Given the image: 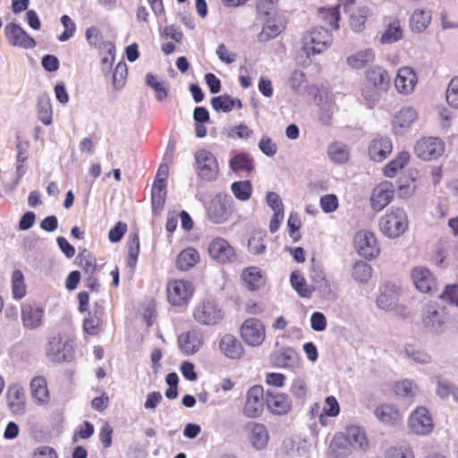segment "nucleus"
Here are the masks:
<instances>
[{
    "instance_id": "34",
    "label": "nucleus",
    "mask_w": 458,
    "mask_h": 458,
    "mask_svg": "<svg viewBox=\"0 0 458 458\" xmlns=\"http://www.w3.org/2000/svg\"><path fill=\"white\" fill-rule=\"evenodd\" d=\"M86 39L88 43L99 50V52H112L114 50V43L103 40V35L100 30L95 26L87 29Z\"/></svg>"
},
{
    "instance_id": "19",
    "label": "nucleus",
    "mask_w": 458,
    "mask_h": 458,
    "mask_svg": "<svg viewBox=\"0 0 458 458\" xmlns=\"http://www.w3.org/2000/svg\"><path fill=\"white\" fill-rule=\"evenodd\" d=\"M393 150V143L389 137L376 135L369 142L368 154L371 160L382 162Z\"/></svg>"
},
{
    "instance_id": "30",
    "label": "nucleus",
    "mask_w": 458,
    "mask_h": 458,
    "mask_svg": "<svg viewBox=\"0 0 458 458\" xmlns=\"http://www.w3.org/2000/svg\"><path fill=\"white\" fill-rule=\"evenodd\" d=\"M229 165L235 174L249 175L255 170L254 159L245 152L235 153L230 159Z\"/></svg>"
},
{
    "instance_id": "53",
    "label": "nucleus",
    "mask_w": 458,
    "mask_h": 458,
    "mask_svg": "<svg viewBox=\"0 0 458 458\" xmlns=\"http://www.w3.org/2000/svg\"><path fill=\"white\" fill-rule=\"evenodd\" d=\"M128 75V67L126 63L119 62L113 73V87L118 90L123 88Z\"/></svg>"
},
{
    "instance_id": "21",
    "label": "nucleus",
    "mask_w": 458,
    "mask_h": 458,
    "mask_svg": "<svg viewBox=\"0 0 458 458\" xmlns=\"http://www.w3.org/2000/svg\"><path fill=\"white\" fill-rule=\"evenodd\" d=\"M394 187L392 182L385 181L377 184L370 197L371 207L375 211H381L393 199Z\"/></svg>"
},
{
    "instance_id": "20",
    "label": "nucleus",
    "mask_w": 458,
    "mask_h": 458,
    "mask_svg": "<svg viewBox=\"0 0 458 458\" xmlns=\"http://www.w3.org/2000/svg\"><path fill=\"white\" fill-rule=\"evenodd\" d=\"M415 287L421 293H433L437 290V283L433 274L426 267H416L411 271Z\"/></svg>"
},
{
    "instance_id": "17",
    "label": "nucleus",
    "mask_w": 458,
    "mask_h": 458,
    "mask_svg": "<svg viewBox=\"0 0 458 458\" xmlns=\"http://www.w3.org/2000/svg\"><path fill=\"white\" fill-rule=\"evenodd\" d=\"M4 35L10 45L21 48H33L36 41L20 25L10 22L4 28Z\"/></svg>"
},
{
    "instance_id": "46",
    "label": "nucleus",
    "mask_w": 458,
    "mask_h": 458,
    "mask_svg": "<svg viewBox=\"0 0 458 458\" xmlns=\"http://www.w3.org/2000/svg\"><path fill=\"white\" fill-rule=\"evenodd\" d=\"M37 114L43 124L49 125L52 123V104L48 97L43 96L38 99Z\"/></svg>"
},
{
    "instance_id": "3",
    "label": "nucleus",
    "mask_w": 458,
    "mask_h": 458,
    "mask_svg": "<svg viewBox=\"0 0 458 458\" xmlns=\"http://www.w3.org/2000/svg\"><path fill=\"white\" fill-rule=\"evenodd\" d=\"M331 32L322 27L314 28L302 36V50L307 56L320 54L332 43Z\"/></svg>"
},
{
    "instance_id": "51",
    "label": "nucleus",
    "mask_w": 458,
    "mask_h": 458,
    "mask_svg": "<svg viewBox=\"0 0 458 458\" xmlns=\"http://www.w3.org/2000/svg\"><path fill=\"white\" fill-rule=\"evenodd\" d=\"M352 276L358 282H368L372 276V267L365 261H357L353 266Z\"/></svg>"
},
{
    "instance_id": "7",
    "label": "nucleus",
    "mask_w": 458,
    "mask_h": 458,
    "mask_svg": "<svg viewBox=\"0 0 458 458\" xmlns=\"http://www.w3.org/2000/svg\"><path fill=\"white\" fill-rule=\"evenodd\" d=\"M74 354L73 341L61 335L52 336L46 347V355L53 362L70 361Z\"/></svg>"
},
{
    "instance_id": "62",
    "label": "nucleus",
    "mask_w": 458,
    "mask_h": 458,
    "mask_svg": "<svg viewBox=\"0 0 458 458\" xmlns=\"http://www.w3.org/2000/svg\"><path fill=\"white\" fill-rule=\"evenodd\" d=\"M295 354L290 350L283 351L275 356V365L279 368H287L293 366Z\"/></svg>"
},
{
    "instance_id": "40",
    "label": "nucleus",
    "mask_w": 458,
    "mask_h": 458,
    "mask_svg": "<svg viewBox=\"0 0 458 458\" xmlns=\"http://www.w3.org/2000/svg\"><path fill=\"white\" fill-rule=\"evenodd\" d=\"M340 404L336 398L333 395L327 396L325 399L323 408L319 413V423L321 426L328 424V417H337L340 413Z\"/></svg>"
},
{
    "instance_id": "47",
    "label": "nucleus",
    "mask_w": 458,
    "mask_h": 458,
    "mask_svg": "<svg viewBox=\"0 0 458 458\" xmlns=\"http://www.w3.org/2000/svg\"><path fill=\"white\" fill-rule=\"evenodd\" d=\"M12 293L16 300L22 299L27 293V286L23 273L20 269H15L12 275Z\"/></svg>"
},
{
    "instance_id": "36",
    "label": "nucleus",
    "mask_w": 458,
    "mask_h": 458,
    "mask_svg": "<svg viewBox=\"0 0 458 458\" xmlns=\"http://www.w3.org/2000/svg\"><path fill=\"white\" fill-rule=\"evenodd\" d=\"M199 261V254L195 248L182 250L176 258V267L181 271H188Z\"/></svg>"
},
{
    "instance_id": "26",
    "label": "nucleus",
    "mask_w": 458,
    "mask_h": 458,
    "mask_svg": "<svg viewBox=\"0 0 458 458\" xmlns=\"http://www.w3.org/2000/svg\"><path fill=\"white\" fill-rule=\"evenodd\" d=\"M262 29L258 34V40L259 42H267L278 37L286 28V21L284 19L276 16L264 19Z\"/></svg>"
},
{
    "instance_id": "28",
    "label": "nucleus",
    "mask_w": 458,
    "mask_h": 458,
    "mask_svg": "<svg viewBox=\"0 0 458 458\" xmlns=\"http://www.w3.org/2000/svg\"><path fill=\"white\" fill-rule=\"evenodd\" d=\"M7 405L14 415H21L26 410V395L23 388L18 385L9 386L6 394Z\"/></svg>"
},
{
    "instance_id": "1",
    "label": "nucleus",
    "mask_w": 458,
    "mask_h": 458,
    "mask_svg": "<svg viewBox=\"0 0 458 458\" xmlns=\"http://www.w3.org/2000/svg\"><path fill=\"white\" fill-rule=\"evenodd\" d=\"M391 86L388 72L380 65H373L364 72L360 91L365 104L372 108Z\"/></svg>"
},
{
    "instance_id": "58",
    "label": "nucleus",
    "mask_w": 458,
    "mask_h": 458,
    "mask_svg": "<svg viewBox=\"0 0 458 458\" xmlns=\"http://www.w3.org/2000/svg\"><path fill=\"white\" fill-rule=\"evenodd\" d=\"M445 98L448 105L458 108V76L454 77L446 89Z\"/></svg>"
},
{
    "instance_id": "8",
    "label": "nucleus",
    "mask_w": 458,
    "mask_h": 458,
    "mask_svg": "<svg viewBox=\"0 0 458 458\" xmlns=\"http://www.w3.org/2000/svg\"><path fill=\"white\" fill-rule=\"evenodd\" d=\"M192 316L199 324L212 326L224 318V311L215 301L205 299L194 307Z\"/></svg>"
},
{
    "instance_id": "50",
    "label": "nucleus",
    "mask_w": 458,
    "mask_h": 458,
    "mask_svg": "<svg viewBox=\"0 0 458 458\" xmlns=\"http://www.w3.org/2000/svg\"><path fill=\"white\" fill-rule=\"evenodd\" d=\"M330 158L336 163L344 164L349 159V151L347 146L342 143H333L328 148Z\"/></svg>"
},
{
    "instance_id": "29",
    "label": "nucleus",
    "mask_w": 458,
    "mask_h": 458,
    "mask_svg": "<svg viewBox=\"0 0 458 458\" xmlns=\"http://www.w3.org/2000/svg\"><path fill=\"white\" fill-rule=\"evenodd\" d=\"M249 430V439L252 446L258 450L264 449L268 443L269 434L267 427L259 422L250 421L246 425Z\"/></svg>"
},
{
    "instance_id": "48",
    "label": "nucleus",
    "mask_w": 458,
    "mask_h": 458,
    "mask_svg": "<svg viewBox=\"0 0 458 458\" xmlns=\"http://www.w3.org/2000/svg\"><path fill=\"white\" fill-rule=\"evenodd\" d=\"M340 5L329 7V8H320L318 9V16L321 21H323L327 25L334 28H339V20H340Z\"/></svg>"
},
{
    "instance_id": "6",
    "label": "nucleus",
    "mask_w": 458,
    "mask_h": 458,
    "mask_svg": "<svg viewBox=\"0 0 458 458\" xmlns=\"http://www.w3.org/2000/svg\"><path fill=\"white\" fill-rule=\"evenodd\" d=\"M194 286L191 281L173 279L167 283L166 296L168 302L174 307L188 305L194 294Z\"/></svg>"
},
{
    "instance_id": "38",
    "label": "nucleus",
    "mask_w": 458,
    "mask_h": 458,
    "mask_svg": "<svg viewBox=\"0 0 458 458\" xmlns=\"http://www.w3.org/2000/svg\"><path fill=\"white\" fill-rule=\"evenodd\" d=\"M211 106L216 111H222L225 113L230 112L233 108H242V101L239 98H233L227 94L213 98L211 99Z\"/></svg>"
},
{
    "instance_id": "15",
    "label": "nucleus",
    "mask_w": 458,
    "mask_h": 458,
    "mask_svg": "<svg viewBox=\"0 0 458 458\" xmlns=\"http://www.w3.org/2000/svg\"><path fill=\"white\" fill-rule=\"evenodd\" d=\"M344 12L349 14V26L354 32H361L369 15L367 6H359L354 0H346L343 4Z\"/></svg>"
},
{
    "instance_id": "52",
    "label": "nucleus",
    "mask_w": 458,
    "mask_h": 458,
    "mask_svg": "<svg viewBox=\"0 0 458 458\" xmlns=\"http://www.w3.org/2000/svg\"><path fill=\"white\" fill-rule=\"evenodd\" d=\"M291 284L300 296L303 298H310L311 296L312 290L309 288L305 278L297 271L292 273Z\"/></svg>"
},
{
    "instance_id": "10",
    "label": "nucleus",
    "mask_w": 458,
    "mask_h": 458,
    "mask_svg": "<svg viewBox=\"0 0 458 458\" xmlns=\"http://www.w3.org/2000/svg\"><path fill=\"white\" fill-rule=\"evenodd\" d=\"M401 288L394 284H386L377 299V306L385 310H394L397 314L406 317L408 311L405 307L399 305Z\"/></svg>"
},
{
    "instance_id": "61",
    "label": "nucleus",
    "mask_w": 458,
    "mask_h": 458,
    "mask_svg": "<svg viewBox=\"0 0 458 458\" xmlns=\"http://www.w3.org/2000/svg\"><path fill=\"white\" fill-rule=\"evenodd\" d=\"M439 298L451 305L458 306V285L455 284L446 285Z\"/></svg>"
},
{
    "instance_id": "9",
    "label": "nucleus",
    "mask_w": 458,
    "mask_h": 458,
    "mask_svg": "<svg viewBox=\"0 0 458 458\" xmlns=\"http://www.w3.org/2000/svg\"><path fill=\"white\" fill-rule=\"evenodd\" d=\"M354 248L360 256L366 259H374L380 253V247L376 235L368 230L356 233L353 239Z\"/></svg>"
},
{
    "instance_id": "39",
    "label": "nucleus",
    "mask_w": 458,
    "mask_h": 458,
    "mask_svg": "<svg viewBox=\"0 0 458 458\" xmlns=\"http://www.w3.org/2000/svg\"><path fill=\"white\" fill-rule=\"evenodd\" d=\"M375 60V53L372 49L360 50L346 58L347 64L352 69H361L366 64Z\"/></svg>"
},
{
    "instance_id": "31",
    "label": "nucleus",
    "mask_w": 458,
    "mask_h": 458,
    "mask_svg": "<svg viewBox=\"0 0 458 458\" xmlns=\"http://www.w3.org/2000/svg\"><path fill=\"white\" fill-rule=\"evenodd\" d=\"M44 310L37 305L27 304L22 306L21 319L26 328L35 329L42 323Z\"/></svg>"
},
{
    "instance_id": "43",
    "label": "nucleus",
    "mask_w": 458,
    "mask_h": 458,
    "mask_svg": "<svg viewBox=\"0 0 458 458\" xmlns=\"http://www.w3.org/2000/svg\"><path fill=\"white\" fill-rule=\"evenodd\" d=\"M410 161V154L407 151L400 152L393 160L384 167V174L386 177L393 178L397 172L403 169Z\"/></svg>"
},
{
    "instance_id": "57",
    "label": "nucleus",
    "mask_w": 458,
    "mask_h": 458,
    "mask_svg": "<svg viewBox=\"0 0 458 458\" xmlns=\"http://www.w3.org/2000/svg\"><path fill=\"white\" fill-rule=\"evenodd\" d=\"M405 353L408 357L419 363H428L430 361V356L413 344H407L405 346Z\"/></svg>"
},
{
    "instance_id": "14",
    "label": "nucleus",
    "mask_w": 458,
    "mask_h": 458,
    "mask_svg": "<svg viewBox=\"0 0 458 458\" xmlns=\"http://www.w3.org/2000/svg\"><path fill=\"white\" fill-rule=\"evenodd\" d=\"M208 253L213 259L221 264L233 263L237 259L234 248L222 237H216L211 241Z\"/></svg>"
},
{
    "instance_id": "24",
    "label": "nucleus",
    "mask_w": 458,
    "mask_h": 458,
    "mask_svg": "<svg viewBox=\"0 0 458 458\" xmlns=\"http://www.w3.org/2000/svg\"><path fill=\"white\" fill-rule=\"evenodd\" d=\"M418 82L416 72L408 66L398 69L394 79V87L396 90L403 95H409L413 92Z\"/></svg>"
},
{
    "instance_id": "60",
    "label": "nucleus",
    "mask_w": 458,
    "mask_h": 458,
    "mask_svg": "<svg viewBox=\"0 0 458 458\" xmlns=\"http://www.w3.org/2000/svg\"><path fill=\"white\" fill-rule=\"evenodd\" d=\"M61 22L64 27V31L58 37L59 41L64 42L70 39L75 33L76 25L70 16L64 14L61 17Z\"/></svg>"
},
{
    "instance_id": "37",
    "label": "nucleus",
    "mask_w": 458,
    "mask_h": 458,
    "mask_svg": "<svg viewBox=\"0 0 458 458\" xmlns=\"http://www.w3.org/2000/svg\"><path fill=\"white\" fill-rule=\"evenodd\" d=\"M103 316L104 310L102 308H98L93 312H89L83 321L85 332L91 335H98L102 329Z\"/></svg>"
},
{
    "instance_id": "64",
    "label": "nucleus",
    "mask_w": 458,
    "mask_h": 458,
    "mask_svg": "<svg viewBox=\"0 0 458 458\" xmlns=\"http://www.w3.org/2000/svg\"><path fill=\"white\" fill-rule=\"evenodd\" d=\"M319 204L325 213H331L338 208V199L335 194H327L320 198Z\"/></svg>"
},
{
    "instance_id": "59",
    "label": "nucleus",
    "mask_w": 458,
    "mask_h": 458,
    "mask_svg": "<svg viewBox=\"0 0 458 458\" xmlns=\"http://www.w3.org/2000/svg\"><path fill=\"white\" fill-rule=\"evenodd\" d=\"M386 458H415L414 453L410 446H392L386 453Z\"/></svg>"
},
{
    "instance_id": "23",
    "label": "nucleus",
    "mask_w": 458,
    "mask_h": 458,
    "mask_svg": "<svg viewBox=\"0 0 458 458\" xmlns=\"http://www.w3.org/2000/svg\"><path fill=\"white\" fill-rule=\"evenodd\" d=\"M266 403L268 411L276 415H285L292 410V400L287 394L267 391Z\"/></svg>"
},
{
    "instance_id": "42",
    "label": "nucleus",
    "mask_w": 458,
    "mask_h": 458,
    "mask_svg": "<svg viewBox=\"0 0 458 458\" xmlns=\"http://www.w3.org/2000/svg\"><path fill=\"white\" fill-rule=\"evenodd\" d=\"M417 118V112L412 107L402 108L394 117V129H407Z\"/></svg>"
},
{
    "instance_id": "13",
    "label": "nucleus",
    "mask_w": 458,
    "mask_h": 458,
    "mask_svg": "<svg viewBox=\"0 0 458 458\" xmlns=\"http://www.w3.org/2000/svg\"><path fill=\"white\" fill-rule=\"evenodd\" d=\"M408 428L416 435H428L434 428V423L428 410L423 406L414 410L408 419Z\"/></svg>"
},
{
    "instance_id": "45",
    "label": "nucleus",
    "mask_w": 458,
    "mask_h": 458,
    "mask_svg": "<svg viewBox=\"0 0 458 458\" xmlns=\"http://www.w3.org/2000/svg\"><path fill=\"white\" fill-rule=\"evenodd\" d=\"M402 38L401 22L398 19H394L387 24L386 30L381 35L380 41L383 44H391L399 41Z\"/></svg>"
},
{
    "instance_id": "4",
    "label": "nucleus",
    "mask_w": 458,
    "mask_h": 458,
    "mask_svg": "<svg viewBox=\"0 0 458 458\" xmlns=\"http://www.w3.org/2000/svg\"><path fill=\"white\" fill-rule=\"evenodd\" d=\"M195 170L203 181H215L219 174V165L216 156L207 149H198L194 153Z\"/></svg>"
},
{
    "instance_id": "44",
    "label": "nucleus",
    "mask_w": 458,
    "mask_h": 458,
    "mask_svg": "<svg viewBox=\"0 0 458 458\" xmlns=\"http://www.w3.org/2000/svg\"><path fill=\"white\" fill-rule=\"evenodd\" d=\"M77 265L87 275L95 274L97 271L96 257L87 249H83L76 257Z\"/></svg>"
},
{
    "instance_id": "41",
    "label": "nucleus",
    "mask_w": 458,
    "mask_h": 458,
    "mask_svg": "<svg viewBox=\"0 0 458 458\" xmlns=\"http://www.w3.org/2000/svg\"><path fill=\"white\" fill-rule=\"evenodd\" d=\"M257 17L260 20L278 15V0H256Z\"/></svg>"
},
{
    "instance_id": "27",
    "label": "nucleus",
    "mask_w": 458,
    "mask_h": 458,
    "mask_svg": "<svg viewBox=\"0 0 458 458\" xmlns=\"http://www.w3.org/2000/svg\"><path fill=\"white\" fill-rule=\"evenodd\" d=\"M374 415L380 422L389 426H394L403 420L402 412L394 403H380L376 407Z\"/></svg>"
},
{
    "instance_id": "12",
    "label": "nucleus",
    "mask_w": 458,
    "mask_h": 458,
    "mask_svg": "<svg viewBox=\"0 0 458 458\" xmlns=\"http://www.w3.org/2000/svg\"><path fill=\"white\" fill-rule=\"evenodd\" d=\"M445 142L440 138L424 137L417 141L414 150L424 160L436 159L445 152Z\"/></svg>"
},
{
    "instance_id": "54",
    "label": "nucleus",
    "mask_w": 458,
    "mask_h": 458,
    "mask_svg": "<svg viewBox=\"0 0 458 458\" xmlns=\"http://www.w3.org/2000/svg\"><path fill=\"white\" fill-rule=\"evenodd\" d=\"M287 226L289 231V235L292 240L296 242L301 240V234L300 233V228L301 226V221L300 216L296 212H291L287 221Z\"/></svg>"
},
{
    "instance_id": "5",
    "label": "nucleus",
    "mask_w": 458,
    "mask_h": 458,
    "mask_svg": "<svg viewBox=\"0 0 458 458\" xmlns=\"http://www.w3.org/2000/svg\"><path fill=\"white\" fill-rule=\"evenodd\" d=\"M240 337L250 347H259L266 340V326L257 318H248L239 329Z\"/></svg>"
},
{
    "instance_id": "56",
    "label": "nucleus",
    "mask_w": 458,
    "mask_h": 458,
    "mask_svg": "<svg viewBox=\"0 0 458 458\" xmlns=\"http://www.w3.org/2000/svg\"><path fill=\"white\" fill-rule=\"evenodd\" d=\"M416 386L411 380L403 379L398 381L394 386L395 394L403 397L413 396L415 394Z\"/></svg>"
},
{
    "instance_id": "16",
    "label": "nucleus",
    "mask_w": 458,
    "mask_h": 458,
    "mask_svg": "<svg viewBox=\"0 0 458 458\" xmlns=\"http://www.w3.org/2000/svg\"><path fill=\"white\" fill-rule=\"evenodd\" d=\"M231 213V203L226 196L216 195L208 208V216L214 224L227 221Z\"/></svg>"
},
{
    "instance_id": "63",
    "label": "nucleus",
    "mask_w": 458,
    "mask_h": 458,
    "mask_svg": "<svg viewBox=\"0 0 458 458\" xmlns=\"http://www.w3.org/2000/svg\"><path fill=\"white\" fill-rule=\"evenodd\" d=\"M290 391L294 397L302 400L308 394V386L304 379L298 377L293 381Z\"/></svg>"
},
{
    "instance_id": "22",
    "label": "nucleus",
    "mask_w": 458,
    "mask_h": 458,
    "mask_svg": "<svg viewBox=\"0 0 458 458\" xmlns=\"http://www.w3.org/2000/svg\"><path fill=\"white\" fill-rule=\"evenodd\" d=\"M203 335L199 330L191 329L178 336L180 350L186 355L195 354L203 345Z\"/></svg>"
},
{
    "instance_id": "55",
    "label": "nucleus",
    "mask_w": 458,
    "mask_h": 458,
    "mask_svg": "<svg viewBox=\"0 0 458 458\" xmlns=\"http://www.w3.org/2000/svg\"><path fill=\"white\" fill-rule=\"evenodd\" d=\"M310 279L316 284L317 288L322 292H330L331 285L329 281L326 278L323 270L318 267H312L310 271Z\"/></svg>"
},
{
    "instance_id": "25",
    "label": "nucleus",
    "mask_w": 458,
    "mask_h": 458,
    "mask_svg": "<svg viewBox=\"0 0 458 458\" xmlns=\"http://www.w3.org/2000/svg\"><path fill=\"white\" fill-rule=\"evenodd\" d=\"M218 347L220 352L231 360H241L245 354L242 344L231 334H226L220 338Z\"/></svg>"
},
{
    "instance_id": "49",
    "label": "nucleus",
    "mask_w": 458,
    "mask_h": 458,
    "mask_svg": "<svg viewBox=\"0 0 458 458\" xmlns=\"http://www.w3.org/2000/svg\"><path fill=\"white\" fill-rule=\"evenodd\" d=\"M234 197L241 201H247L252 195V185L249 180L234 182L231 185Z\"/></svg>"
},
{
    "instance_id": "11",
    "label": "nucleus",
    "mask_w": 458,
    "mask_h": 458,
    "mask_svg": "<svg viewBox=\"0 0 458 458\" xmlns=\"http://www.w3.org/2000/svg\"><path fill=\"white\" fill-rule=\"evenodd\" d=\"M264 410V389L259 385L252 386L246 393L242 413L249 419L261 416Z\"/></svg>"
},
{
    "instance_id": "33",
    "label": "nucleus",
    "mask_w": 458,
    "mask_h": 458,
    "mask_svg": "<svg viewBox=\"0 0 458 458\" xmlns=\"http://www.w3.org/2000/svg\"><path fill=\"white\" fill-rule=\"evenodd\" d=\"M30 391L32 397L39 404H47L50 401V394L47 382L43 376H37L30 381Z\"/></svg>"
},
{
    "instance_id": "2",
    "label": "nucleus",
    "mask_w": 458,
    "mask_h": 458,
    "mask_svg": "<svg viewBox=\"0 0 458 458\" xmlns=\"http://www.w3.org/2000/svg\"><path fill=\"white\" fill-rule=\"evenodd\" d=\"M380 232L388 238H397L408 229L409 221L405 210L392 207L378 222Z\"/></svg>"
},
{
    "instance_id": "18",
    "label": "nucleus",
    "mask_w": 458,
    "mask_h": 458,
    "mask_svg": "<svg viewBox=\"0 0 458 458\" xmlns=\"http://www.w3.org/2000/svg\"><path fill=\"white\" fill-rule=\"evenodd\" d=\"M448 317L445 309L437 310L435 305H428L422 315L424 327L433 332H442L447 324Z\"/></svg>"
},
{
    "instance_id": "32",
    "label": "nucleus",
    "mask_w": 458,
    "mask_h": 458,
    "mask_svg": "<svg viewBox=\"0 0 458 458\" xmlns=\"http://www.w3.org/2000/svg\"><path fill=\"white\" fill-rule=\"evenodd\" d=\"M242 279L250 292H256L266 284V279L257 267L245 268L242 273Z\"/></svg>"
},
{
    "instance_id": "35",
    "label": "nucleus",
    "mask_w": 458,
    "mask_h": 458,
    "mask_svg": "<svg viewBox=\"0 0 458 458\" xmlns=\"http://www.w3.org/2000/svg\"><path fill=\"white\" fill-rule=\"evenodd\" d=\"M431 22V13L425 9H416L411 13L409 25L411 31L420 33L424 31Z\"/></svg>"
}]
</instances>
